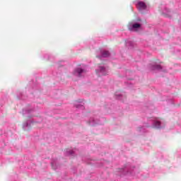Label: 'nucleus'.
<instances>
[{"label":"nucleus","mask_w":181,"mask_h":181,"mask_svg":"<svg viewBox=\"0 0 181 181\" xmlns=\"http://www.w3.org/2000/svg\"><path fill=\"white\" fill-rule=\"evenodd\" d=\"M104 67L103 66H100V71H104Z\"/></svg>","instance_id":"7"},{"label":"nucleus","mask_w":181,"mask_h":181,"mask_svg":"<svg viewBox=\"0 0 181 181\" xmlns=\"http://www.w3.org/2000/svg\"><path fill=\"white\" fill-rule=\"evenodd\" d=\"M156 69H158V70L161 69L160 65H157L156 66Z\"/></svg>","instance_id":"6"},{"label":"nucleus","mask_w":181,"mask_h":181,"mask_svg":"<svg viewBox=\"0 0 181 181\" xmlns=\"http://www.w3.org/2000/svg\"><path fill=\"white\" fill-rule=\"evenodd\" d=\"M139 28H141V24L137 23H130L128 25L129 30H132L134 32H136L138 30V29H139Z\"/></svg>","instance_id":"1"},{"label":"nucleus","mask_w":181,"mask_h":181,"mask_svg":"<svg viewBox=\"0 0 181 181\" xmlns=\"http://www.w3.org/2000/svg\"><path fill=\"white\" fill-rule=\"evenodd\" d=\"M139 9H146V4L142 1H139Z\"/></svg>","instance_id":"3"},{"label":"nucleus","mask_w":181,"mask_h":181,"mask_svg":"<svg viewBox=\"0 0 181 181\" xmlns=\"http://www.w3.org/2000/svg\"><path fill=\"white\" fill-rule=\"evenodd\" d=\"M154 127L156 128H159V127H160V122H156L154 124Z\"/></svg>","instance_id":"5"},{"label":"nucleus","mask_w":181,"mask_h":181,"mask_svg":"<svg viewBox=\"0 0 181 181\" xmlns=\"http://www.w3.org/2000/svg\"><path fill=\"white\" fill-rule=\"evenodd\" d=\"M110 56V52L108 51H104L103 52V57H108Z\"/></svg>","instance_id":"4"},{"label":"nucleus","mask_w":181,"mask_h":181,"mask_svg":"<svg viewBox=\"0 0 181 181\" xmlns=\"http://www.w3.org/2000/svg\"><path fill=\"white\" fill-rule=\"evenodd\" d=\"M138 21H141V19H139Z\"/></svg>","instance_id":"8"},{"label":"nucleus","mask_w":181,"mask_h":181,"mask_svg":"<svg viewBox=\"0 0 181 181\" xmlns=\"http://www.w3.org/2000/svg\"><path fill=\"white\" fill-rule=\"evenodd\" d=\"M86 73H87V71L81 68H78L74 71V74L78 76V77H83Z\"/></svg>","instance_id":"2"}]
</instances>
